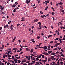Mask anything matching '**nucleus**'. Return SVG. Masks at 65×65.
Masks as SVG:
<instances>
[{"mask_svg": "<svg viewBox=\"0 0 65 65\" xmlns=\"http://www.w3.org/2000/svg\"><path fill=\"white\" fill-rule=\"evenodd\" d=\"M60 7L62 8H63V6H60Z\"/></svg>", "mask_w": 65, "mask_h": 65, "instance_id": "obj_50", "label": "nucleus"}, {"mask_svg": "<svg viewBox=\"0 0 65 65\" xmlns=\"http://www.w3.org/2000/svg\"><path fill=\"white\" fill-rule=\"evenodd\" d=\"M11 5V6L12 7H15L16 6V5L15 4H13V5Z\"/></svg>", "mask_w": 65, "mask_h": 65, "instance_id": "obj_5", "label": "nucleus"}, {"mask_svg": "<svg viewBox=\"0 0 65 65\" xmlns=\"http://www.w3.org/2000/svg\"><path fill=\"white\" fill-rule=\"evenodd\" d=\"M40 12L41 14H43V12H42L41 11H40Z\"/></svg>", "mask_w": 65, "mask_h": 65, "instance_id": "obj_24", "label": "nucleus"}, {"mask_svg": "<svg viewBox=\"0 0 65 65\" xmlns=\"http://www.w3.org/2000/svg\"><path fill=\"white\" fill-rule=\"evenodd\" d=\"M61 56H62V57H65V56L64 55H63V54H61Z\"/></svg>", "mask_w": 65, "mask_h": 65, "instance_id": "obj_20", "label": "nucleus"}, {"mask_svg": "<svg viewBox=\"0 0 65 65\" xmlns=\"http://www.w3.org/2000/svg\"><path fill=\"white\" fill-rule=\"evenodd\" d=\"M7 52H8V53H10V52H11V51H10L8 50Z\"/></svg>", "mask_w": 65, "mask_h": 65, "instance_id": "obj_28", "label": "nucleus"}, {"mask_svg": "<svg viewBox=\"0 0 65 65\" xmlns=\"http://www.w3.org/2000/svg\"><path fill=\"white\" fill-rule=\"evenodd\" d=\"M58 50V48H55L54 49H53V50H54V51H56V50Z\"/></svg>", "mask_w": 65, "mask_h": 65, "instance_id": "obj_37", "label": "nucleus"}, {"mask_svg": "<svg viewBox=\"0 0 65 65\" xmlns=\"http://www.w3.org/2000/svg\"><path fill=\"white\" fill-rule=\"evenodd\" d=\"M40 46V45H37L36 47H39V46Z\"/></svg>", "mask_w": 65, "mask_h": 65, "instance_id": "obj_27", "label": "nucleus"}, {"mask_svg": "<svg viewBox=\"0 0 65 65\" xmlns=\"http://www.w3.org/2000/svg\"><path fill=\"white\" fill-rule=\"evenodd\" d=\"M59 23H60V25H63V24H62V23L60 22H59Z\"/></svg>", "mask_w": 65, "mask_h": 65, "instance_id": "obj_42", "label": "nucleus"}, {"mask_svg": "<svg viewBox=\"0 0 65 65\" xmlns=\"http://www.w3.org/2000/svg\"><path fill=\"white\" fill-rule=\"evenodd\" d=\"M12 59H13V60H14V56H12Z\"/></svg>", "mask_w": 65, "mask_h": 65, "instance_id": "obj_31", "label": "nucleus"}, {"mask_svg": "<svg viewBox=\"0 0 65 65\" xmlns=\"http://www.w3.org/2000/svg\"><path fill=\"white\" fill-rule=\"evenodd\" d=\"M17 48H13V50H17Z\"/></svg>", "mask_w": 65, "mask_h": 65, "instance_id": "obj_39", "label": "nucleus"}, {"mask_svg": "<svg viewBox=\"0 0 65 65\" xmlns=\"http://www.w3.org/2000/svg\"><path fill=\"white\" fill-rule=\"evenodd\" d=\"M41 18H43V17H44V16H43V15H41Z\"/></svg>", "mask_w": 65, "mask_h": 65, "instance_id": "obj_60", "label": "nucleus"}, {"mask_svg": "<svg viewBox=\"0 0 65 65\" xmlns=\"http://www.w3.org/2000/svg\"><path fill=\"white\" fill-rule=\"evenodd\" d=\"M33 54H34V55L35 56L36 55H37V54H36V53L35 52H33Z\"/></svg>", "mask_w": 65, "mask_h": 65, "instance_id": "obj_17", "label": "nucleus"}, {"mask_svg": "<svg viewBox=\"0 0 65 65\" xmlns=\"http://www.w3.org/2000/svg\"><path fill=\"white\" fill-rule=\"evenodd\" d=\"M63 4V3H62L61 2H60L59 3V5H62Z\"/></svg>", "mask_w": 65, "mask_h": 65, "instance_id": "obj_11", "label": "nucleus"}, {"mask_svg": "<svg viewBox=\"0 0 65 65\" xmlns=\"http://www.w3.org/2000/svg\"><path fill=\"white\" fill-rule=\"evenodd\" d=\"M52 15H54V14H55V12H52Z\"/></svg>", "mask_w": 65, "mask_h": 65, "instance_id": "obj_23", "label": "nucleus"}, {"mask_svg": "<svg viewBox=\"0 0 65 65\" xmlns=\"http://www.w3.org/2000/svg\"><path fill=\"white\" fill-rule=\"evenodd\" d=\"M14 61H17V59L16 58H15L14 59Z\"/></svg>", "mask_w": 65, "mask_h": 65, "instance_id": "obj_47", "label": "nucleus"}, {"mask_svg": "<svg viewBox=\"0 0 65 65\" xmlns=\"http://www.w3.org/2000/svg\"><path fill=\"white\" fill-rule=\"evenodd\" d=\"M6 26L5 25H4V28H6Z\"/></svg>", "mask_w": 65, "mask_h": 65, "instance_id": "obj_64", "label": "nucleus"}, {"mask_svg": "<svg viewBox=\"0 0 65 65\" xmlns=\"http://www.w3.org/2000/svg\"><path fill=\"white\" fill-rule=\"evenodd\" d=\"M42 54H44V55L46 56V55H48V53H46L45 52H43Z\"/></svg>", "mask_w": 65, "mask_h": 65, "instance_id": "obj_3", "label": "nucleus"}, {"mask_svg": "<svg viewBox=\"0 0 65 65\" xmlns=\"http://www.w3.org/2000/svg\"><path fill=\"white\" fill-rule=\"evenodd\" d=\"M31 0H26V1L25 2L26 3H27V4H29L30 2V1Z\"/></svg>", "mask_w": 65, "mask_h": 65, "instance_id": "obj_1", "label": "nucleus"}, {"mask_svg": "<svg viewBox=\"0 0 65 65\" xmlns=\"http://www.w3.org/2000/svg\"><path fill=\"white\" fill-rule=\"evenodd\" d=\"M47 47H48V48H50L51 47V45H49Z\"/></svg>", "mask_w": 65, "mask_h": 65, "instance_id": "obj_41", "label": "nucleus"}, {"mask_svg": "<svg viewBox=\"0 0 65 65\" xmlns=\"http://www.w3.org/2000/svg\"><path fill=\"white\" fill-rule=\"evenodd\" d=\"M2 29V27H0V30H1Z\"/></svg>", "mask_w": 65, "mask_h": 65, "instance_id": "obj_49", "label": "nucleus"}, {"mask_svg": "<svg viewBox=\"0 0 65 65\" xmlns=\"http://www.w3.org/2000/svg\"><path fill=\"white\" fill-rule=\"evenodd\" d=\"M42 54H41L39 56V57L40 58H41V56H42Z\"/></svg>", "mask_w": 65, "mask_h": 65, "instance_id": "obj_22", "label": "nucleus"}, {"mask_svg": "<svg viewBox=\"0 0 65 65\" xmlns=\"http://www.w3.org/2000/svg\"><path fill=\"white\" fill-rule=\"evenodd\" d=\"M60 43H63V41H60Z\"/></svg>", "mask_w": 65, "mask_h": 65, "instance_id": "obj_54", "label": "nucleus"}, {"mask_svg": "<svg viewBox=\"0 0 65 65\" xmlns=\"http://www.w3.org/2000/svg\"><path fill=\"white\" fill-rule=\"evenodd\" d=\"M42 61H43V62H46V60H42Z\"/></svg>", "mask_w": 65, "mask_h": 65, "instance_id": "obj_30", "label": "nucleus"}, {"mask_svg": "<svg viewBox=\"0 0 65 65\" xmlns=\"http://www.w3.org/2000/svg\"><path fill=\"white\" fill-rule=\"evenodd\" d=\"M52 52H53L52 51H48V53L51 54V53H52Z\"/></svg>", "mask_w": 65, "mask_h": 65, "instance_id": "obj_8", "label": "nucleus"}, {"mask_svg": "<svg viewBox=\"0 0 65 65\" xmlns=\"http://www.w3.org/2000/svg\"><path fill=\"white\" fill-rule=\"evenodd\" d=\"M62 54V52H60L59 53V54L60 55H61V54Z\"/></svg>", "mask_w": 65, "mask_h": 65, "instance_id": "obj_61", "label": "nucleus"}, {"mask_svg": "<svg viewBox=\"0 0 65 65\" xmlns=\"http://www.w3.org/2000/svg\"><path fill=\"white\" fill-rule=\"evenodd\" d=\"M37 39H39V38H40V37H39V36L37 37Z\"/></svg>", "mask_w": 65, "mask_h": 65, "instance_id": "obj_46", "label": "nucleus"}, {"mask_svg": "<svg viewBox=\"0 0 65 65\" xmlns=\"http://www.w3.org/2000/svg\"><path fill=\"white\" fill-rule=\"evenodd\" d=\"M32 5H33L32 6V7H33L34 6H35V4H32Z\"/></svg>", "mask_w": 65, "mask_h": 65, "instance_id": "obj_36", "label": "nucleus"}, {"mask_svg": "<svg viewBox=\"0 0 65 65\" xmlns=\"http://www.w3.org/2000/svg\"><path fill=\"white\" fill-rule=\"evenodd\" d=\"M17 9H14L13 10V12H17Z\"/></svg>", "mask_w": 65, "mask_h": 65, "instance_id": "obj_14", "label": "nucleus"}, {"mask_svg": "<svg viewBox=\"0 0 65 65\" xmlns=\"http://www.w3.org/2000/svg\"><path fill=\"white\" fill-rule=\"evenodd\" d=\"M2 14H5V13L4 12H3L2 13Z\"/></svg>", "mask_w": 65, "mask_h": 65, "instance_id": "obj_44", "label": "nucleus"}, {"mask_svg": "<svg viewBox=\"0 0 65 65\" xmlns=\"http://www.w3.org/2000/svg\"><path fill=\"white\" fill-rule=\"evenodd\" d=\"M30 52L31 53H32V52H33V49H31V51H30Z\"/></svg>", "mask_w": 65, "mask_h": 65, "instance_id": "obj_10", "label": "nucleus"}, {"mask_svg": "<svg viewBox=\"0 0 65 65\" xmlns=\"http://www.w3.org/2000/svg\"><path fill=\"white\" fill-rule=\"evenodd\" d=\"M38 21V20L37 19H34V21L35 22H37Z\"/></svg>", "mask_w": 65, "mask_h": 65, "instance_id": "obj_4", "label": "nucleus"}, {"mask_svg": "<svg viewBox=\"0 0 65 65\" xmlns=\"http://www.w3.org/2000/svg\"><path fill=\"white\" fill-rule=\"evenodd\" d=\"M28 60H30V56H28Z\"/></svg>", "mask_w": 65, "mask_h": 65, "instance_id": "obj_26", "label": "nucleus"}, {"mask_svg": "<svg viewBox=\"0 0 65 65\" xmlns=\"http://www.w3.org/2000/svg\"><path fill=\"white\" fill-rule=\"evenodd\" d=\"M41 35H42V36H43L44 35V34H43V32H41Z\"/></svg>", "mask_w": 65, "mask_h": 65, "instance_id": "obj_58", "label": "nucleus"}, {"mask_svg": "<svg viewBox=\"0 0 65 65\" xmlns=\"http://www.w3.org/2000/svg\"><path fill=\"white\" fill-rule=\"evenodd\" d=\"M57 48H58L59 50H60L61 49V47L59 48V47H58Z\"/></svg>", "mask_w": 65, "mask_h": 65, "instance_id": "obj_55", "label": "nucleus"}, {"mask_svg": "<svg viewBox=\"0 0 65 65\" xmlns=\"http://www.w3.org/2000/svg\"><path fill=\"white\" fill-rule=\"evenodd\" d=\"M42 58H44V55H43L42 56Z\"/></svg>", "mask_w": 65, "mask_h": 65, "instance_id": "obj_48", "label": "nucleus"}, {"mask_svg": "<svg viewBox=\"0 0 65 65\" xmlns=\"http://www.w3.org/2000/svg\"><path fill=\"white\" fill-rule=\"evenodd\" d=\"M39 48H43V47H40V46H39Z\"/></svg>", "mask_w": 65, "mask_h": 65, "instance_id": "obj_33", "label": "nucleus"}, {"mask_svg": "<svg viewBox=\"0 0 65 65\" xmlns=\"http://www.w3.org/2000/svg\"><path fill=\"white\" fill-rule=\"evenodd\" d=\"M62 59H63V61H64V60H65V58H62Z\"/></svg>", "mask_w": 65, "mask_h": 65, "instance_id": "obj_62", "label": "nucleus"}, {"mask_svg": "<svg viewBox=\"0 0 65 65\" xmlns=\"http://www.w3.org/2000/svg\"><path fill=\"white\" fill-rule=\"evenodd\" d=\"M8 58H11V55H8Z\"/></svg>", "mask_w": 65, "mask_h": 65, "instance_id": "obj_15", "label": "nucleus"}, {"mask_svg": "<svg viewBox=\"0 0 65 65\" xmlns=\"http://www.w3.org/2000/svg\"><path fill=\"white\" fill-rule=\"evenodd\" d=\"M2 45L3 48H4V45H3V44H2Z\"/></svg>", "mask_w": 65, "mask_h": 65, "instance_id": "obj_34", "label": "nucleus"}, {"mask_svg": "<svg viewBox=\"0 0 65 65\" xmlns=\"http://www.w3.org/2000/svg\"><path fill=\"white\" fill-rule=\"evenodd\" d=\"M51 57L52 58H55V57L54 56H51Z\"/></svg>", "mask_w": 65, "mask_h": 65, "instance_id": "obj_51", "label": "nucleus"}, {"mask_svg": "<svg viewBox=\"0 0 65 65\" xmlns=\"http://www.w3.org/2000/svg\"><path fill=\"white\" fill-rule=\"evenodd\" d=\"M15 57H19V55H18L17 54L16 55H14Z\"/></svg>", "mask_w": 65, "mask_h": 65, "instance_id": "obj_29", "label": "nucleus"}, {"mask_svg": "<svg viewBox=\"0 0 65 65\" xmlns=\"http://www.w3.org/2000/svg\"><path fill=\"white\" fill-rule=\"evenodd\" d=\"M26 50L27 52H28V51H30V50L28 48H26Z\"/></svg>", "mask_w": 65, "mask_h": 65, "instance_id": "obj_6", "label": "nucleus"}, {"mask_svg": "<svg viewBox=\"0 0 65 65\" xmlns=\"http://www.w3.org/2000/svg\"><path fill=\"white\" fill-rule=\"evenodd\" d=\"M60 10L61 12L62 13V14H64V10H62V9H61Z\"/></svg>", "mask_w": 65, "mask_h": 65, "instance_id": "obj_2", "label": "nucleus"}, {"mask_svg": "<svg viewBox=\"0 0 65 65\" xmlns=\"http://www.w3.org/2000/svg\"><path fill=\"white\" fill-rule=\"evenodd\" d=\"M15 4L16 5H17L18 4V3H17V2H15Z\"/></svg>", "mask_w": 65, "mask_h": 65, "instance_id": "obj_21", "label": "nucleus"}, {"mask_svg": "<svg viewBox=\"0 0 65 65\" xmlns=\"http://www.w3.org/2000/svg\"><path fill=\"white\" fill-rule=\"evenodd\" d=\"M16 38V37H14V38L13 39V40L14 41L15 40V39Z\"/></svg>", "mask_w": 65, "mask_h": 65, "instance_id": "obj_25", "label": "nucleus"}, {"mask_svg": "<svg viewBox=\"0 0 65 65\" xmlns=\"http://www.w3.org/2000/svg\"><path fill=\"white\" fill-rule=\"evenodd\" d=\"M10 64V63L9 62H8V63L7 64V65H9V64Z\"/></svg>", "mask_w": 65, "mask_h": 65, "instance_id": "obj_45", "label": "nucleus"}, {"mask_svg": "<svg viewBox=\"0 0 65 65\" xmlns=\"http://www.w3.org/2000/svg\"><path fill=\"white\" fill-rule=\"evenodd\" d=\"M17 61H18L17 62L18 63H20L21 62V61L19 60H18Z\"/></svg>", "mask_w": 65, "mask_h": 65, "instance_id": "obj_7", "label": "nucleus"}, {"mask_svg": "<svg viewBox=\"0 0 65 65\" xmlns=\"http://www.w3.org/2000/svg\"><path fill=\"white\" fill-rule=\"evenodd\" d=\"M38 24H39V25H41V23L40 22H38Z\"/></svg>", "mask_w": 65, "mask_h": 65, "instance_id": "obj_35", "label": "nucleus"}, {"mask_svg": "<svg viewBox=\"0 0 65 65\" xmlns=\"http://www.w3.org/2000/svg\"><path fill=\"white\" fill-rule=\"evenodd\" d=\"M50 37H52V35H49L48 36V38H50Z\"/></svg>", "mask_w": 65, "mask_h": 65, "instance_id": "obj_16", "label": "nucleus"}, {"mask_svg": "<svg viewBox=\"0 0 65 65\" xmlns=\"http://www.w3.org/2000/svg\"><path fill=\"white\" fill-rule=\"evenodd\" d=\"M56 44L57 45H60V43H57Z\"/></svg>", "mask_w": 65, "mask_h": 65, "instance_id": "obj_38", "label": "nucleus"}, {"mask_svg": "<svg viewBox=\"0 0 65 65\" xmlns=\"http://www.w3.org/2000/svg\"><path fill=\"white\" fill-rule=\"evenodd\" d=\"M61 52H63L64 50H63L62 49H61Z\"/></svg>", "mask_w": 65, "mask_h": 65, "instance_id": "obj_59", "label": "nucleus"}, {"mask_svg": "<svg viewBox=\"0 0 65 65\" xmlns=\"http://www.w3.org/2000/svg\"><path fill=\"white\" fill-rule=\"evenodd\" d=\"M10 23H11V21H9L8 22V24H9V25H10Z\"/></svg>", "mask_w": 65, "mask_h": 65, "instance_id": "obj_18", "label": "nucleus"}, {"mask_svg": "<svg viewBox=\"0 0 65 65\" xmlns=\"http://www.w3.org/2000/svg\"><path fill=\"white\" fill-rule=\"evenodd\" d=\"M20 24L19 23L18 24H17V27H18V26H19V25H20Z\"/></svg>", "mask_w": 65, "mask_h": 65, "instance_id": "obj_43", "label": "nucleus"}, {"mask_svg": "<svg viewBox=\"0 0 65 65\" xmlns=\"http://www.w3.org/2000/svg\"><path fill=\"white\" fill-rule=\"evenodd\" d=\"M43 48H44V49H47V47L46 46H44L43 47Z\"/></svg>", "mask_w": 65, "mask_h": 65, "instance_id": "obj_9", "label": "nucleus"}, {"mask_svg": "<svg viewBox=\"0 0 65 65\" xmlns=\"http://www.w3.org/2000/svg\"><path fill=\"white\" fill-rule=\"evenodd\" d=\"M21 58V57L19 56V57H15V58L17 59H19Z\"/></svg>", "mask_w": 65, "mask_h": 65, "instance_id": "obj_12", "label": "nucleus"}, {"mask_svg": "<svg viewBox=\"0 0 65 65\" xmlns=\"http://www.w3.org/2000/svg\"><path fill=\"white\" fill-rule=\"evenodd\" d=\"M48 62H50V61H51V60L49 58H48Z\"/></svg>", "mask_w": 65, "mask_h": 65, "instance_id": "obj_19", "label": "nucleus"}, {"mask_svg": "<svg viewBox=\"0 0 65 65\" xmlns=\"http://www.w3.org/2000/svg\"><path fill=\"white\" fill-rule=\"evenodd\" d=\"M38 2L39 3H40V1H38Z\"/></svg>", "mask_w": 65, "mask_h": 65, "instance_id": "obj_63", "label": "nucleus"}, {"mask_svg": "<svg viewBox=\"0 0 65 65\" xmlns=\"http://www.w3.org/2000/svg\"><path fill=\"white\" fill-rule=\"evenodd\" d=\"M45 2H46V3H48L50 2H49V1H45Z\"/></svg>", "mask_w": 65, "mask_h": 65, "instance_id": "obj_53", "label": "nucleus"}, {"mask_svg": "<svg viewBox=\"0 0 65 65\" xmlns=\"http://www.w3.org/2000/svg\"><path fill=\"white\" fill-rule=\"evenodd\" d=\"M34 40V39H31V40H30L31 41H33Z\"/></svg>", "mask_w": 65, "mask_h": 65, "instance_id": "obj_56", "label": "nucleus"}, {"mask_svg": "<svg viewBox=\"0 0 65 65\" xmlns=\"http://www.w3.org/2000/svg\"><path fill=\"white\" fill-rule=\"evenodd\" d=\"M55 55V53H52L51 54V55Z\"/></svg>", "mask_w": 65, "mask_h": 65, "instance_id": "obj_13", "label": "nucleus"}, {"mask_svg": "<svg viewBox=\"0 0 65 65\" xmlns=\"http://www.w3.org/2000/svg\"><path fill=\"white\" fill-rule=\"evenodd\" d=\"M62 40H65V37H63Z\"/></svg>", "mask_w": 65, "mask_h": 65, "instance_id": "obj_40", "label": "nucleus"}, {"mask_svg": "<svg viewBox=\"0 0 65 65\" xmlns=\"http://www.w3.org/2000/svg\"><path fill=\"white\" fill-rule=\"evenodd\" d=\"M24 21H25V20L22 19V20H21V21L22 22V21L23 22Z\"/></svg>", "mask_w": 65, "mask_h": 65, "instance_id": "obj_57", "label": "nucleus"}, {"mask_svg": "<svg viewBox=\"0 0 65 65\" xmlns=\"http://www.w3.org/2000/svg\"><path fill=\"white\" fill-rule=\"evenodd\" d=\"M39 27L40 28H42V27L41 26V25H39Z\"/></svg>", "mask_w": 65, "mask_h": 65, "instance_id": "obj_32", "label": "nucleus"}, {"mask_svg": "<svg viewBox=\"0 0 65 65\" xmlns=\"http://www.w3.org/2000/svg\"><path fill=\"white\" fill-rule=\"evenodd\" d=\"M51 28H52V29H53V27H54V26H51Z\"/></svg>", "mask_w": 65, "mask_h": 65, "instance_id": "obj_52", "label": "nucleus"}]
</instances>
